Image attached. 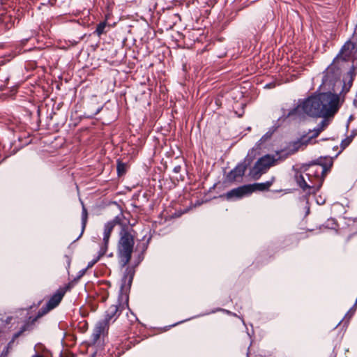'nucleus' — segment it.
Here are the masks:
<instances>
[{
    "instance_id": "nucleus-19",
    "label": "nucleus",
    "mask_w": 357,
    "mask_h": 357,
    "mask_svg": "<svg viewBox=\"0 0 357 357\" xmlns=\"http://www.w3.org/2000/svg\"><path fill=\"white\" fill-rule=\"evenodd\" d=\"M351 142V139L350 137H347L344 139H343L341 142V146L342 149H344Z\"/></svg>"
},
{
    "instance_id": "nucleus-34",
    "label": "nucleus",
    "mask_w": 357,
    "mask_h": 357,
    "mask_svg": "<svg viewBox=\"0 0 357 357\" xmlns=\"http://www.w3.org/2000/svg\"><path fill=\"white\" fill-rule=\"evenodd\" d=\"M143 257H141V256H139V262H140L142 260Z\"/></svg>"
},
{
    "instance_id": "nucleus-12",
    "label": "nucleus",
    "mask_w": 357,
    "mask_h": 357,
    "mask_svg": "<svg viewBox=\"0 0 357 357\" xmlns=\"http://www.w3.org/2000/svg\"><path fill=\"white\" fill-rule=\"evenodd\" d=\"M87 218H88V212L84 204H82V231L79 234V236L75 240H78L83 234L84 231L85 229L86 222H87Z\"/></svg>"
},
{
    "instance_id": "nucleus-5",
    "label": "nucleus",
    "mask_w": 357,
    "mask_h": 357,
    "mask_svg": "<svg viewBox=\"0 0 357 357\" xmlns=\"http://www.w3.org/2000/svg\"><path fill=\"white\" fill-rule=\"evenodd\" d=\"M70 289L68 285L64 287H60L56 291L50 298L45 305L43 306L38 312L36 316L34 317H29V319L20 327V330L15 333L13 336L12 342L16 338L20 337L24 332L31 331L37 320L53 310L59 305L66 291Z\"/></svg>"
},
{
    "instance_id": "nucleus-4",
    "label": "nucleus",
    "mask_w": 357,
    "mask_h": 357,
    "mask_svg": "<svg viewBox=\"0 0 357 357\" xmlns=\"http://www.w3.org/2000/svg\"><path fill=\"white\" fill-rule=\"evenodd\" d=\"M302 142L300 140L290 142L284 149L276 152L275 156L268 154L260 158L250 169V174L255 179L259 178L277 160H284L289 155L295 153L301 147Z\"/></svg>"
},
{
    "instance_id": "nucleus-32",
    "label": "nucleus",
    "mask_w": 357,
    "mask_h": 357,
    "mask_svg": "<svg viewBox=\"0 0 357 357\" xmlns=\"http://www.w3.org/2000/svg\"><path fill=\"white\" fill-rule=\"evenodd\" d=\"M356 135V132L354 131H352L351 135H350V138L352 140V138Z\"/></svg>"
},
{
    "instance_id": "nucleus-2",
    "label": "nucleus",
    "mask_w": 357,
    "mask_h": 357,
    "mask_svg": "<svg viewBox=\"0 0 357 357\" xmlns=\"http://www.w3.org/2000/svg\"><path fill=\"white\" fill-rule=\"evenodd\" d=\"M135 271L128 267L122 278V284L121 285L120 291L119 293L116 304L109 306L105 312V318L100 320L96 325L93 331L91 334V341L95 344L100 337L102 333H104L107 330L109 324L114 322L122 311L127 307L128 310V295L127 289L125 290L126 282H128L127 289H130Z\"/></svg>"
},
{
    "instance_id": "nucleus-14",
    "label": "nucleus",
    "mask_w": 357,
    "mask_h": 357,
    "mask_svg": "<svg viewBox=\"0 0 357 357\" xmlns=\"http://www.w3.org/2000/svg\"><path fill=\"white\" fill-rule=\"evenodd\" d=\"M273 133V130H268L266 132L261 138L257 142L256 147L257 149H261V144L265 142L266 141L271 139L272 137V135Z\"/></svg>"
},
{
    "instance_id": "nucleus-28",
    "label": "nucleus",
    "mask_w": 357,
    "mask_h": 357,
    "mask_svg": "<svg viewBox=\"0 0 357 357\" xmlns=\"http://www.w3.org/2000/svg\"><path fill=\"white\" fill-rule=\"evenodd\" d=\"M347 85L344 82L340 93H347L349 91H347Z\"/></svg>"
},
{
    "instance_id": "nucleus-9",
    "label": "nucleus",
    "mask_w": 357,
    "mask_h": 357,
    "mask_svg": "<svg viewBox=\"0 0 357 357\" xmlns=\"http://www.w3.org/2000/svg\"><path fill=\"white\" fill-rule=\"evenodd\" d=\"M249 184L239 186L236 188H234L226 194L228 199H241L243 197L251 195V190Z\"/></svg>"
},
{
    "instance_id": "nucleus-10",
    "label": "nucleus",
    "mask_w": 357,
    "mask_h": 357,
    "mask_svg": "<svg viewBox=\"0 0 357 357\" xmlns=\"http://www.w3.org/2000/svg\"><path fill=\"white\" fill-rule=\"evenodd\" d=\"M328 125V121L326 119H324L321 120V121L312 130L313 132L312 135L308 137L307 139L304 140L305 137H301L298 140H300L302 142V145L306 144L308 141H310L312 138L317 137L319 133L323 131L325 128H326ZM311 132V130H310Z\"/></svg>"
},
{
    "instance_id": "nucleus-29",
    "label": "nucleus",
    "mask_w": 357,
    "mask_h": 357,
    "mask_svg": "<svg viewBox=\"0 0 357 357\" xmlns=\"http://www.w3.org/2000/svg\"><path fill=\"white\" fill-rule=\"evenodd\" d=\"M353 104L354 107H357V95L355 96V98L353 100Z\"/></svg>"
},
{
    "instance_id": "nucleus-31",
    "label": "nucleus",
    "mask_w": 357,
    "mask_h": 357,
    "mask_svg": "<svg viewBox=\"0 0 357 357\" xmlns=\"http://www.w3.org/2000/svg\"><path fill=\"white\" fill-rule=\"evenodd\" d=\"M56 1V0H54V2H52V0H48L47 3H50L51 6H54Z\"/></svg>"
},
{
    "instance_id": "nucleus-16",
    "label": "nucleus",
    "mask_w": 357,
    "mask_h": 357,
    "mask_svg": "<svg viewBox=\"0 0 357 357\" xmlns=\"http://www.w3.org/2000/svg\"><path fill=\"white\" fill-rule=\"evenodd\" d=\"M107 26L106 21L100 22L99 24H97L96 29L94 31V33L97 36H100L101 34H102L105 32V29Z\"/></svg>"
},
{
    "instance_id": "nucleus-27",
    "label": "nucleus",
    "mask_w": 357,
    "mask_h": 357,
    "mask_svg": "<svg viewBox=\"0 0 357 357\" xmlns=\"http://www.w3.org/2000/svg\"><path fill=\"white\" fill-rule=\"evenodd\" d=\"M316 201L319 205H322L325 203V199H322L321 197L319 198H317Z\"/></svg>"
},
{
    "instance_id": "nucleus-25",
    "label": "nucleus",
    "mask_w": 357,
    "mask_h": 357,
    "mask_svg": "<svg viewBox=\"0 0 357 357\" xmlns=\"http://www.w3.org/2000/svg\"><path fill=\"white\" fill-rule=\"evenodd\" d=\"M149 240H150V238H149L146 243H142V252H144L147 249Z\"/></svg>"
},
{
    "instance_id": "nucleus-17",
    "label": "nucleus",
    "mask_w": 357,
    "mask_h": 357,
    "mask_svg": "<svg viewBox=\"0 0 357 357\" xmlns=\"http://www.w3.org/2000/svg\"><path fill=\"white\" fill-rule=\"evenodd\" d=\"M355 306L356 304H354L353 307L350 308V310L345 314L344 317L338 323L337 326H338L344 320V319H347L348 317V319H349L353 316L355 312Z\"/></svg>"
},
{
    "instance_id": "nucleus-26",
    "label": "nucleus",
    "mask_w": 357,
    "mask_h": 357,
    "mask_svg": "<svg viewBox=\"0 0 357 357\" xmlns=\"http://www.w3.org/2000/svg\"><path fill=\"white\" fill-rule=\"evenodd\" d=\"M181 167L180 165H176L174 167L173 169V172L174 173H179L181 172Z\"/></svg>"
},
{
    "instance_id": "nucleus-11",
    "label": "nucleus",
    "mask_w": 357,
    "mask_h": 357,
    "mask_svg": "<svg viewBox=\"0 0 357 357\" xmlns=\"http://www.w3.org/2000/svg\"><path fill=\"white\" fill-rule=\"evenodd\" d=\"M272 185V181H266L264 183H255L253 184H249L251 193L255 191H266L269 189Z\"/></svg>"
},
{
    "instance_id": "nucleus-35",
    "label": "nucleus",
    "mask_w": 357,
    "mask_h": 357,
    "mask_svg": "<svg viewBox=\"0 0 357 357\" xmlns=\"http://www.w3.org/2000/svg\"><path fill=\"white\" fill-rule=\"evenodd\" d=\"M265 87L266 88H270V85L269 84H266Z\"/></svg>"
},
{
    "instance_id": "nucleus-1",
    "label": "nucleus",
    "mask_w": 357,
    "mask_h": 357,
    "mask_svg": "<svg viewBox=\"0 0 357 357\" xmlns=\"http://www.w3.org/2000/svg\"><path fill=\"white\" fill-rule=\"evenodd\" d=\"M339 96L331 92L319 93L299 100V104L290 110L287 116L305 114L312 117H327L338 109Z\"/></svg>"
},
{
    "instance_id": "nucleus-30",
    "label": "nucleus",
    "mask_w": 357,
    "mask_h": 357,
    "mask_svg": "<svg viewBox=\"0 0 357 357\" xmlns=\"http://www.w3.org/2000/svg\"><path fill=\"white\" fill-rule=\"evenodd\" d=\"M190 319H185V320L181 321L178 322V323H176V324H172V326H176L177 324H180V323H183V322H184V321H188V320H190Z\"/></svg>"
},
{
    "instance_id": "nucleus-22",
    "label": "nucleus",
    "mask_w": 357,
    "mask_h": 357,
    "mask_svg": "<svg viewBox=\"0 0 357 357\" xmlns=\"http://www.w3.org/2000/svg\"><path fill=\"white\" fill-rule=\"evenodd\" d=\"M354 70H355V66L354 65H352V66L350 68L349 72H348V74L349 75L350 77H352L354 78L355 74H354Z\"/></svg>"
},
{
    "instance_id": "nucleus-6",
    "label": "nucleus",
    "mask_w": 357,
    "mask_h": 357,
    "mask_svg": "<svg viewBox=\"0 0 357 357\" xmlns=\"http://www.w3.org/2000/svg\"><path fill=\"white\" fill-rule=\"evenodd\" d=\"M133 229L127 225L119 231L117 245V255L121 267L126 266L130 261L134 249L135 240L132 234Z\"/></svg>"
},
{
    "instance_id": "nucleus-13",
    "label": "nucleus",
    "mask_w": 357,
    "mask_h": 357,
    "mask_svg": "<svg viewBox=\"0 0 357 357\" xmlns=\"http://www.w3.org/2000/svg\"><path fill=\"white\" fill-rule=\"evenodd\" d=\"M107 249L105 247H100L98 251V255L95 257L91 261H89L87 266L86 267L87 269L91 268L95 264H96L107 252Z\"/></svg>"
},
{
    "instance_id": "nucleus-7",
    "label": "nucleus",
    "mask_w": 357,
    "mask_h": 357,
    "mask_svg": "<svg viewBox=\"0 0 357 357\" xmlns=\"http://www.w3.org/2000/svg\"><path fill=\"white\" fill-rule=\"evenodd\" d=\"M129 220L125 217L122 211L112 220L107 222L104 225L102 247H105L106 249L108 248L110 235L116 225H119L121 229L126 227L127 225H129Z\"/></svg>"
},
{
    "instance_id": "nucleus-23",
    "label": "nucleus",
    "mask_w": 357,
    "mask_h": 357,
    "mask_svg": "<svg viewBox=\"0 0 357 357\" xmlns=\"http://www.w3.org/2000/svg\"><path fill=\"white\" fill-rule=\"evenodd\" d=\"M216 311H223V312H226V313H227V314H232V315H234V316H236V314H235V313H232V312H231L230 311H229V310H227L221 309V308H220V309H217L216 310H213L211 312H216Z\"/></svg>"
},
{
    "instance_id": "nucleus-37",
    "label": "nucleus",
    "mask_w": 357,
    "mask_h": 357,
    "mask_svg": "<svg viewBox=\"0 0 357 357\" xmlns=\"http://www.w3.org/2000/svg\"><path fill=\"white\" fill-rule=\"evenodd\" d=\"M333 357H335V356H333Z\"/></svg>"
},
{
    "instance_id": "nucleus-3",
    "label": "nucleus",
    "mask_w": 357,
    "mask_h": 357,
    "mask_svg": "<svg viewBox=\"0 0 357 357\" xmlns=\"http://www.w3.org/2000/svg\"><path fill=\"white\" fill-rule=\"evenodd\" d=\"M327 161L323 163L321 159L319 162L303 165L302 171H295V181L307 195L316 194L321 188L325 174L332 166V160L327 159Z\"/></svg>"
},
{
    "instance_id": "nucleus-15",
    "label": "nucleus",
    "mask_w": 357,
    "mask_h": 357,
    "mask_svg": "<svg viewBox=\"0 0 357 357\" xmlns=\"http://www.w3.org/2000/svg\"><path fill=\"white\" fill-rule=\"evenodd\" d=\"M116 171L119 176L124 174L126 172V164L121 162L119 159L116 161Z\"/></svg>"
},
{
    "instance_id": "nucleus-21",
    "label": "nucleus",
    "mask_w": 357,
    "mask_h": 357,
    "mask_svg": "<svg viewBox=\"0 0 357 357\" xmlns=\"http://www.w3.org/2000/svg\"><path fill=\"white\" fill-rule=\"evenodd\" d=\"M86 270H87L86 268L80 270L78 272V274H77V278L75 279H79L80 278H82L85 274Z\"/></svg>"
},
{
    "instance_id": "nucleus-8",
    "label": "nucleus",
    "mask_w": 357,
    "mask_h": 357,
    "mask_svg": "<svg viewBox=\"0 0 357 357\" xmlns=\"http://www.w3.org/2000/svg\"><path fill=\"white\" fill-rule=\"evenodd\" d=\"M253 157L250 156V153L244 158L243 161L238 163L237 165L231 170L227 175V180L229 182H233L237 178L242 177L248 166L252 162Z\"/></svg>"
},
{
    "instance_id": "nucleus-24",
    "label": "nucleus",
    "mask_w": 357,
    "mask_h": 357,
    "mask_svg": "<svg viewBox=\"0 0 357 357\" xmlns=\"http://www.w3.org/2000/svg\"><path fill=\"white\" fill-rule=\"evenodd\" d=\"M353 81H354V78L351 77H350V79L348 81V82L346 83V84L347 85V91H349L350 88L352 86Z\"/></svg>"
},
{
    "instance_id": "nucleus-36",
    "label": "nucleus",
    "mask_w": 357,
    "mask_h": 357,
    "mask_svg": "<svg viewBox=\"0 0 357 357\" xmlns=\"http://www.w3.org/2000/svg\"><path fill=\"white\" fill-rule=\"evenodd\" d=\"M351 119H352V115H351V116H349V121H351Z\"/></svg>"
},
{
    "instance_id": "nucleus-20",
    "label": "nucleus",
    "mask_w": 357,
    "mask_h": 357,
    "mask_svg": "<svg viewBox=\"0 0 357 357\" xmlns=\"http://www.w3.org/2000/svg\"><path fill=\"white\" fill-rule=\"evenodd\" d=\"M10 344V342L3 349V350L0 354V357H7V356L8 354V351H9V344Z\"/></svg>"
},
{
    "instance_id": "nucleus-18",
    "label": "nucleus",
    "mask_w": 357,
    "mask_h": 357,
    "mask_svg": "<svg viewBox=\"0 0 357 357\" xmlns=\"http://www.w3.org/2000/svg\"><path fill=\"white\" fill-rule=\"evenodd\" d=\"M102 108H103V105L98 107L94 112L87 115V117L89 119H93L98 114H99L100 112V111L102 109Z\"/></svg>"
},
{
    "instance_id": "nucleus-33",
    "label": "nucleus",
    "mask_w": 357,
    "mask_h": 357,
    "mask_svg": "<svg viewBox=\"0 0 357 357\" xmlns=\"http://www.w3.org/2000/svg\"><path fill=\"white\" fill-rule=\"evenodd\" d=\"M31 357H43V356L41 355H39L38 354H35L34 355H33Z\"/></svg>"
}]
</instances>
